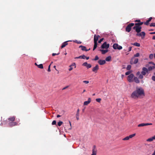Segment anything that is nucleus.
I'll list each match as a JSON object with an SVG mask.
<instances>
[{"label": "nucleus", "mask_w": 155, "mask_h": 155, "mask_svg": "<svg viewBox=\"0 0 155 155\" xmlns=\"http://www.w3.org/2000/svg\"><path fill=\"white\" fill-rule=\"evenodd\" d=\"M145 96L144 90L141 87L137 88L136 90L132 92L131 97L134 99L142 98Z\"/></svg>", "instance_id": "nucleus-1"}, {"label": "nucleus", "mask_w": 155, "mask_h": 155, "mask_svg": "<svg viewBox=\"0 0 155 155\" xmlns=\"http://www.w3.org/2000/svg\"><path fill=\"white\" fill-rule=\"evenodd\" d=\"M134 23H130L129 24L126 28V31L128 32H130L131 29V27L134 26Z\"/></svg>", "instance_id": "nucleus-2"}, {"label": "nucleus", "mask_w": 155, "mask_h": 155, "mask_svg": "<svg viewBox=\"0 0 155 155\" xmlns=\"http://www.w3.org/2000/svg\"><path fill=\"white\" fill-rule=\"evenodd\" d=\"M141 28L142 27L140 26H135L133 27V29L135 30L137 33H139L141 31Z\"/></svg>", "instance_id": "nucleus-3"}, {"label": "nucleus", "mask_w": 155, "mask_h": 155, "mask_svg": "<svg viewBox=\"0 0 155 155\" xmlns=\"http://www.w3.org/2000/svg\"><path fill=\"white\" fill-rule=\"evenodd\" d=\"M113 48L114 49H117L120 50L122 48V47L120 45H119L117 44H114L113 46Z\"/></svg>", "instance_id": "nucleus-4"}, {"label": "nucleus", "mask_w": 155, "mask_h": 155, "mask_svg": "<svg viewBox=\"0 0 155 155\" xmlns=\"http://www.w3.org/2000/svg\"><path fill=\"white\" fill-rule=\"evenodd\" d=\"M110 45L109 44H107L106 42H105L101 46L102 49H107L109 48Z\"/></svg>", "instance_id": "nucleus-5"}, {"label": "nucleus", "mask_w": 155, "mask_h": 155, "mask_svg": "<svg viewBox=\"0 0 155 155\" xmlns=\"http://www.w3.org/2000/svg\"><path fill=\"white\" fill-rule=\"evenodd\" d=\"M142 71L141 73L142 75H146L147 73L148 72V69L145 67H143L142 69Z\"/></svg>", "instance_id": "nucleus-6"}, {"label": "nucleus", "mask_w": 155, "mask_h": 155, "mask_svg": "<svg viewBox=\"0 0 155 155\" xmlns=\"http://www.w3.org/2000/svg\"><path fill=\"white\" fill-rule=\"evenodd\" d=\"M134 76V74H130L127 77V80L129 82H131L133 81V78Z\"/></svg>", "instance_id": "nucleus-7"}, {"label": "nucleus", "mask_w": 155, "mask_h": 155, "mask_svg": "<svg viewBox=\"0 0 155 155\" xmlns=\"http://www.w3.org/2000/svg\"><path fill=\"white\" fill-rule=\"evenodd\" d=\"M145 33L144 31H142L140 33H137L136 35L137 36L142 37V38H143L145 36Z\"/></svg>", "instance_id": "nucleus-8"}, {"label": "nucleus", "mask_w": 155, "mask_h": 155, "mask_svg": "<svg viewBox=\"0 0 155 155\" xmlns=\"http://www.w3.org/2000/svg\"><path fill=\"white\" fill-rule=\"evenodd\" d=\"M99 69V66L98 65H96L95 67H93L92 69V71L95 73L97 72L98 70Z\"/></svg>", "instance_id": "nucleus-9"}, {"label": "nucleus", "mask_w": 155, "mask_h": 155, "mask_svg": "<svg viewBox=\"0 0 155 155\" xmlns=\"http://www.w3.org/2000/svg\"><path fill=\"white\" fill-rule=\"evenodd\" d=\"M18 123L16 122H9L8 125L10 127H12L14 126L17 125Z\"/></svg>", "instance_id": "nucleus-10"}, {"label": "nucleus", "mask_w": 155, "mask_h": 155, "mask_svg": "<svg viewBox=\"0 0 155 155\" xmlns=\"http://www.w3.org/2000/svg\"><path fill=\"white\" fill-rule=\"evenodd\" d=\"M82 65L85 66L87 68H89L91 67V65L90 64H87L86 62H84L82 64Z\"/></svg>", "instance_id": "nucleus-11"}, {"label": "nucleus", "mask_w": 155, "mask_h": 155, "mask_svg": "<svg viewBox=\"0 0 155 155\" xmlns=\"http://www.w3.org/2000/svg\"><path fill=\"white\" fill-rule=\"evenodd\" d=\"M79 48H81V49L83 51H88L90 50V49L89 48L88 49H87L86 47L84 46H83L82 45H80L79 47Z\"/></svg>", "instance_id": "nucleus-12"}, {"label": "nucleus", "mask_w": 155, "mask_h": 155, "mask_svg": "<svg viewBox=\"0 0 155 155\" xmlns=\"http://www.w3.org/2000/svg\"><path fill=\"white\" fill-rule=\"evenodd\" d=\"M152 123H141L139 124L138 125V127H143L146 126H147L149 125H152Z\"/></svg>", "instance_id": "nucleus-13"}, {"label": "nucleus", "mask_w": 155, "mask_h": 155, "mask_svg": "<svg viewBox=\"0 0 155 155\" xmlns=\"http://www.w3.org/2000/svg\"><path fill=\"white\" fill-rule=\"evenodd\" d=\"M15 117L14 116H13L12 117H10L8 118V122H10V121L11 122H14L15 120Z\"/></svg>", "instance_id": "nucleus-14"}, {"label": "nucleus", "mask_w": 155, "mask_h": 155, "mask_svg": "<svg viewBox=\"0 0 155 155\" xmlns=\"http://www.w3.org/2000/svg\"><path fill=\"white\" fill-rule=\"evenodd\" d=\"M100 36L99 35H95L94 36V42L97 43V41L98 39L99 38Z\"/></svg>", "instance_id": "nucleus-15"}, {"label": "nucleus", "mask_w": 155, "mask_h": 155, "mask_svg": "<svg viewBox=\"0 0 155 155\" xmlns=\"http://www.w3.org/2000/svg\"><path fill=\"white\" fill-rule=\"evenodd\" d=\"M98 62L99 64L101 65H103L105 63L106 61L104 60H100L98 61Z\"/></svg>", "instance_id": "nucleus-16"}, {"label": "nucleus", "mask_w": 155, "mask_h": 155, "mask_svg": "<svg viewBox=\"0 0 155 155\" xmlns=\"http://www.w3.org/2000/svg\"><path fill=\"white\" fill-rule=\"evenodd\" d=\"M91 100L90 98H89L88 99V101L84 102V105H87L89 104L91 102Z\"/></svg>", "instance_id": "nucleus-17"}, {"label": "nucleus", "mask_w": 155, "mask_h": 155, "mask_svg": "<svg viewBox=\"0 0 155 155\" xmlns=\"http://www.w3.org/2000/svg\"><path fill=\"white\" fill-rule=\"evenodd\" d=\"M92 150V153L91 155H96L97 153V150L95 149V146H94Z\"/></svg>", "instance_id": "nucleus-18"}, {"label": "nucleus", "mask_w": 155, "mask_h": 155, "mask_svg": "<svg viewBox=\"0 0 155 155\" xmlns=\"http://www.w3.org/2000/svg\"><path fill=\"white\" fill-rule=\"evenodd\" d=\"M69 41H65L64 43L62 44V45L61 46V48H62L64 47H65L67 45H68V42Z\"/></svg>", "instance_id": "nucleus-19"}, {"label": "nucleus", "mask_w": 155, "mask_h": 155, "mask_svg": "<svg viewBox=\"0 0 155 155\" xmlns=\"http://www.w3.org/2000/svg\"><path fill=\"white\" fill-rule=\"evenodd\" d=\"M152 18V17H151L149 19L146 21V22L144 23V24L146 25H148L149 22L151 21Z\"/></svg>", "instance_id": "nucleus-20"}, {"label": "nucleus", "mask_w": 155, "mask_h": 155, "mask_svg": "<svg viewBox=\"0 0 155 155\" xmlns=\"http://www.w3.org/2000/svg\"><path fill=\"white\" fill-rule=\"evenodd\" d=\"M100 51H101L102 54H104L107 52L108 51V50H103L100 49Z\"/></svg>", "instance_id": "nucleus-21"}, {"label": "nucleus", "mask_w": 155, "mask_h": 155, "mask_svg": "<svg viewBox=\"0 0 155 155\" xmlns=\"http://www.w3.org/2000/svg\"><path fill=\"white\" fill-rule=\"evenodd\" d=\"M134 81L137 83H140V81L139 80L138 78L136 77H135L134 78Z\"/></svg>", "instance_id": "nucleus-22"}, {"label": "nucleus", "mask_w": 155, "mask_h": 155, "mask_svg": "<svg viewBox=\"0 0 155 155\" xmlns=\"http://www.w3.org/2000/svg\"><path fill=\"white\" fill-rule=\"evenodd\" d=\"M143 22H139L138 23H136L135 24V26H140V25H143Z\"/></svg>", "instance_id": "nucleus-23"}, {"label": "nucleus", "mask_w": 155, "mask_h": 155, "mask_svg": "<svg viewBox=\"0 0 155 155\" xmlns=\"http://www.w3.org/2000/svg\"><path fill=\"white\" fill-rule=\"evenodd\" d=\"M111 59V57L110 56H109L107 57L105 59V60L107 61H110Z\"/></svg>", "instance_id": "nucleus-24"}, {"label": "nucleus", "mask_w": 155, "mask_h": 155, "mask_svg": "<svg viewBox=\"0 0 155 155\" xmlns=\"http://www.w3.org/2000/svg\"><path fill=\"white\" fill-rule=\"evenodd\" d=\"M155 68V66H150L148 67V71H150Z\"/></svg>", "instance_id": "nucleus-25"}, {"label": "nucleus", "mask_w": 155, "mask_h": 155, "mask_svg": "<svg viewBox=\"0 0 155 155\" xmlns=\"http://www.w3.org/2000/svg\"><path fill=\"white\" fill-rule=\"evenodd\" d=\"M133 45H134L140 47V44L138 43L137 42H135L133 44Z\"/></svg>", "instance_id": "nucleus-26"}, {"label": "nucleus", "mask_w": 155, "mask_h": 155, "mask_svg": "<svg viewBox=\"0 0 155 155\" xmlns=\"http://www.w3.org/2000/svg\"><path fill=\"white\" fill-rule=\"evenodd\" d=\"M97 43H94V45L93 50H94L97 47Z\"/></svg>", "instance_id": "nucleus-27"}, {"label": "nucleus", "mask_w": 155, "mask_h": 155, "mask_svg": "<svg viewBox=\"0 0 155 155\" xmlns=\"http://www.w3.org/2000/svg\"><path fill=\"white\" fill-rule=\"evenodd\" d=\"M38 67L41 69H43V64H40L38 65Z\"/></svg>", "instance_id": "nucleus-28"}, {"label": "nucleus", "mask_w": 155, "mask_h": 155, "mask_svg": "<svg viewBox=\"0 0 155 155\" xmlns=\"http://www.w3.org/2000/svg\"><path fill=\"white\" fill-rule=\"evenodd\" d=\"M134 59V64H136V63H137L138 61V59L137 58H135Z\"/></svg>", "instance_id": "nucleus-29"}, {"label": "nucleus", "mask_w": 155, "mask_h": 155, "mask_svg": "<svg viewBox=\"0 0 155 155\" xmlns=\"http://www.w3.org/2000/svg\"><path fill=\"white\" fill-rule=\"evenodd\" d=\"M135 135H136V134H131V135H130L128 136H129V138L130 139V138H131L132 137H134Z\"/></svg>", "instance_id": "nucleus-30"}, {"label": "nucleus", "mask_w": 155, "mask_h": 155, "mask_svg": "<svg viewBox=\"0 0 155 155\" xmlns=\"http://www.w3.org/2000/svg\"><path fill=\"white\" fill-rule=\"evenodd\" d=\"M73 42H74L76 43H77V44H81V43H82L81 41H78L77 40H74V41H73Z\"/></svg>", "instance_id": "nucleus-31"}, {"label": "nucleus", "mask_w": 155, "mask_h": 155, "mask_svg": "<svg viewBox=\"0 0 155 155\" xmlns=\"http://www.w3.org/2000/svg\"><path fill=\"white\" fill-rule=\"evenodd\" d=\"M63 123V122L62 121H60L58 123V125L60 127L62 125Z\"/></svg>", "instance_id": "nucleus-32"}, {"label": "nucleus", "mask_w": 155, "mask_h": 155, "mask_svg": "<svg viewBox=\"0 0 155 155\" xmlns=\"http://www.w3.org/2000/svg\"><path fill=\"white\" fill-rule=\"evenodd\" d=\"M131 66L130 65H127V70H130L131 68Z\"/></svg>", "instance_id": "nucleus-33"}, {"label": "nucleus", "mask_w": 155, "mask_h": 155, "mask_svg": "<svg viewBox=\"0 0 155 155\" xmlns=\"http://www.w3.org/2000/svg\"><path fill=\"white\" fill-rule=\"evenodd\" d=\"M134 57H133L131 59L130 61V63L131 64H134V61H133V60H134Z\"/></svg>", "instance_id": "nucleus-34"}, {"label": "nucleus", "mask_w": 155, "mask_h": 155, "mask_svg": "<svg viewBox=\"0 0 155 155\" xmlns=\"http://www.w3.org/2000/svg\"><path fill=\"white\" fill-rule=\"evenodd\" d=\"M130 139V138L129 136H127L125 137L123 139V140H128Z\"/></svg>", "instance_id": "nucleus-35"}, {"label": "nucleus", "mask_w": 155, "mask_h": 155, "mask_svg": "<svg viewBox=\"0 0 155 155\" xmlns=\"http://www.w3.org/2000/svg\"><path fill=\"white\" fill-rule=\"evenodd\" d=\"M98 59H99L97 55H96L95 56V58L94 59H93L92 60H94V61H97V60H98Z\"/></svg>", "instance_id": "nucleus-36"}, {"label": "nucleus", "mask_w": 155, "mask_h": 155, "mask_svg": "<svg viewBox=\"0 0 155 155\" xmlns=\"http://www.w3.org/2000/svg\"><path fill=\"white\" fill-rule=\"evenodd\" d=\"M79 109H78L77 110V113L76 114V116H79Z\"/></svg>", "instance_id": "nucleus-37"}, {"label": "nucleus", "mask_w": 155, "mask_h": 155, "mask_svg": "<svg viewBox=\"0 0 155 155\" xmlns=\"http://www.w3.org/2000/svg\"><path fill=\"white\" fill-rule=\"evenodd\" d=\"M150 26L151 27H155V23H152L150 24Z\"/></svg>", "instance_id": "nucleus-38"}, {"label": "nucleus", "mask_w": 155, "mask_h": 155, "mask_svg": "<svg viewBox=\"0 0 155 155\" xmlns=\"http://www.w3.org/2000/svg\"><path fill=\"white\" fill-rule=\"evenodd\" d=\"M140 54L139 53H136V54L134 55V57H138L139 56Z\"/></svg>", "instance_id": "nucleus-39"}, {"label": "nucleus", "mask_w": 155, "mask_h": 155, "mask_svg": "<svg viewBox=\"0 0 155 155\" xmlns=\"http://www.w3.org/2000/svg\"><path fill=\"white\" fill-rule=\"evenodd\" d=\"M80 57H81V58L85 59V58L86 57V56L84 55H83L80 56Z\"/></svg>", "instance_id": "nucleus-40"}, {"label": "nucleus", "mask_w": 155, "mask_h": 155, "mask_svg": "<svg viewBox=\"0 0 155 155\" xmlns=\"http://www.w3.org/2000/svg\"><path fill=\"white\" fill-rule=\"evenodd\" d=\"M147 141L151 142V141H153V140L151 138H151H149L148 139H147Z\"/></svg>", "instance_id": "nucleus-41"}, {"label": "nucleus", "mask_w": 155, "mask_h": 155, "mask_svg": "<svg viewBox=\"0 0 155 155\" xmlns=\"http://www.w3.org/2000/svg\"><path fill=\"white\" fill-rule=\"evenodd\" d=\"M56 121L55 120H53L52 123V125H56Z\"/></svg>", "instance_id": "nucleus-42"}, {"label": "nucleus", "mask_w": 155, "mask_h": 155, "mask_svg": "<svg viewBox=\"0 0 155 155\" xmlns=\"http://www.w3.org/2000/svg\"><path fill=\"white\" fill-rule=\"evenodd\" d=\"M96 101L100 103L101 100V98H97L96 99Z\"/></svg>", "instance_id": "nucleus-43"}, {"label": "nucleus", "mask_w": 155, "mask_h": 155, "mask_svg": "<svg viewBox=\"0 0 155 155\" xmlns=\"http://www.w3.org/2000/svg\"><path fill=\"white\" fill-rule=\"evenodd\" d=\"M143 75H142V74H140L139 75V78L140 79H143Z\"/></svg>", "instance_id": "nucleus-44"}, {"label": "nucleus", "mask_w": 155, "mask_h": 155, "mask_svg": "<svg viewBox=\"0 0 155 155\" xmlns=\"http://www.w3.org/2000/svg\"><path fill=\"white\" fill-rule=\"evenodd\" d=\"M131 72L130 71H127L125 73V74L126 75H128Z\"/></svg>", "instance_id": "nucleus-45"}, {"label": "nucleus", "mask_w": 155, "mask_h": 155, "mask_svg": "<svg viewBox=\"0 0 155 155\" xmlns=\"http://www.w3.org/2000/svg\"><path fill=\"white\" fill-rule=\"evenodd\" d=\"M50 66H51V64H50L48 66V72H50L51 71Z\"/></svg>", "instance_id": "nucleus-46"}, {"label": "nucleus", "mask_w": 155, "mask_h": 155, "mask_svg": "<svg viewBox=\"0 0 155 155\" xmlns=\"http://www.w3.org/2000/svg\"><path fill=\"white\" fill-rule=\"evenodd\" d=\"M104 38H102L101 39L98 41V43H100L103 40Z\"/></svg>", "instance_id": "nucleus-47"}, {"label": "nucleus", "mask_w": 155, "mask_h": 155, "mask_svg": "<svg viewBox=\"0 0 155 155\" xmlns=\"http://www.w3.org/2000/svg\"><path fill=\"white\" fill-rule=\"evenodd\" d=\"M149 58L150 59H152L153 58V55L152 54H151L150 55Z\"/></svg>", "instance_id": "nucleus-48"}, {"label": "nucleus", "mask_w": 155, "mask_h": 155, "mask_svg": "<svg viewBox=\"0 0 155 155\" xmlns=\"http://www.w3.org/2000/svg\"><path fill=\"white\" fill-rule=\"evenodd\" d=\"M59 53H58V54H56V53H53L52 54V56H54L56 55H59Z\"/></svg>", "instance_id": "nucleus-49"}, {"label": "nucleus", "mask_w": 155, "mask_h": 155, "mask_svg": "<svg viewBox=\"0 0 155 155\" xmlns=\"http://www.w3.org/2000/svg\"><path fill=\"white\" fill-rule=\"evenodd\" d=\"M152 79L154 81H155V76H153L152 77Z\"/></svg>", "instance_id": "nucleus-50"}, {"label": "nucleus", "mask_w": 155, "mask_h": 155, "mask_svg": "<svg viewBox=\"0 0 155 155\" xmlns=\"http://www.w3.org/2000/svg\"><path fill=\"white\" fill-rule=\"evenodd\" d=\"M83 82L85 84H88L89 83V82L88 81H84Z\"/></svg>", "instance_id": "nucleus-51"}, {"label": "nucleus", "mask_w": 155, "mask_h": 155, "mask_svg": "<svg viewBox=\"0 0 155 155\" xmlns=\"http://www.w3.org/2000/svg\"><path fill=\"white\" fill-rule=\"evenodd\" d=\"M69 67H70V68L69 69V71H71L73 69V68L72 67H71V65H70L69 66Z\"/></svg>", "instance_id": "nucleus-52"}, {"label": "nucleus", "mask_w": 155, "mask_h": 155, "mask_svg": "<svg viewBox=\"0 0 155 155\" xmlns=\"http://www.w3.org/2000/svg\"><path fill=\"white\" fill-rule=\"evenodd\" d=\"M68 86H66L65 87H64L63 89H62V90H65V89H66L68 88Z\"/></svg>", "instance_id": "nucleus-53"}, {"label": "nucleus", "mask_w": 155, "mask_h": 155, "mask_svg": "<svg viewBox=\"0 0 155 155\" xmlns=\"http://www.w3.org/2000/svg\"><path fill=\"white\" fill-rule=\"evenodd\" d=\"M151 138L153 140H155V135L154 136L151 137Z\"/></svg>", "instance_id": "nucleus-54"}, {"label": "nucleus", "mask_w": 155, "mask_h": 155, "mask_svg": "<svg viewBox=\"0 0 155 155\" xmlns=\"http://www.w3.org/2000/svg\"><path fill=\"white\" fill-rule=\"evenodd\" d=\"M76 116V118L77 120H78L79 119V116Z\"/></svg>", "instance_id": "nucleus-55"}, {"label": "nucleus", "mask_w": 155, "mask_h": 155, "mask_svg": "<svg viewBox=\"0 0 155 155\" xmlns=\"http://www.w3.org/2000/svg\"><path fill=\"white\" fill-rule=\"evenodd\" d=\"M132 47H130L129 48V51H130L131 50Z\"/></svg>", "instance_id": "nucleus-56"}, {"label": "nucleus", "mask_w": 155, "mask_h": 155, "mask_svg": "<svg viewBox=\"0 0 155 155\" xmlns=\"http://www.w3.org/2000/svg\"><path fill=\"white\" fill-rule=\"evenodd\" d=\"M150 34L151 35H153V34H155V32H150Z\"/></svg>", "instance_id": "nucleus-57"}, {"label": "nucleus", "mask_w": 155, "mask_h": 155, "mask_svg": "<svg viewBox=\"0 0 155 155\" xmlns=\"http://www.w3.org/2000/svg\"><path fill=\"white\" fill-rule=\"evenodd\" d=\"M71 66H75V68H76L75 64V63H73L71 64Z\"/></svg>", "instance_id": "nucleus-58"}, {"label": "nucleus", "mask_w": 155, "mask_h": 155, "mask_svg": "<svg viewBox=\"0 0 155 155\" xmlns=\"http://www.w3.org/2000/svg\"><path fill=\"white\" fill-rule=\"evenodd\" d=\"M150 63L154 65V66H155V64L153 62H150Z\"/></svg>", "instance_id": "nucleus-59"}, {"label": "nucleus", "mask_w": 155, "mask_h": 155, "mask_svg": "<svg viewBox=\"0 0 155 155\" xmlns=\"http://www.w3.org/2000/svg\"><path fill=\"white\" fill-rule=\"evenodd\" d=\"M140 20H137L135 21V22H140Z\"/></svg>", "instance_id": "nucleus-60"}, {"label": "nucleus", "mask_w": 155, "mask_h": 155, "mask_svg": "<svg viewBox=\"0 0 155 155\" xmlns=\"http://www.w3.org/2000/svg\"><path fill=\"white\" fill-rule=\"evenodd\" d=\"M69 124H70V127H71V128H69V129H71V122L70 121H69Z\"/></svg>", "instance_id": "nucleus-61"}, {"label": "nucleus", "mask_w": 155, "mask_h": 155, "mask_svg": "<svg viewBox=\"0 0 155 155\" xmlns=\"http://www.w3.org/2000/svg\"><path fill=\"white\" fill-rule=\"evenodd\" d=\"M75 59L81 58L80 56L78 57H76L75 58Z\"/></svg>", "instance_id": "nucleus-62"}, {"label": "nucleus", "mask_w": 155, "mask_h": 155, "mask_svg": "<svg viewBox=\"0 0 155 155\" xmlns=\"http://www.w3.org/2000/svg\"><path fill=\"white\" fill-rule=\"evenodd\" d=\"M152 39L153 40H155V35L153 36L152 38Z\"/></svg>", "instance_id": "nucleus-63"}, {"label": "nucleus", "mask_w": 155, "mask_h": 155, "mask_svg": "<svg viewBox=\"0 0 155 155\" xmlns=\"http://www.w3.org/2000/svg\"><path fill=\"white\" fill-rule=\"evenodd\" d=\"M85 58H86L87 60H88L89 58V57H86V56Z\"/></svg>", "instance_id": "nucleus-64"}]
</instances>
